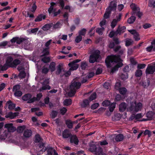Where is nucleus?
<instances>
[{
  "label": "nucleus",
  "mask_w": 155,
  "mask_h": 155,
  "mask_svg": "<svg viewBox=\"0 0 155 155\" xmlns=\"http://www.w3.org/2000/svg\"><path fill=\"white\" fill-rule=\"evenodd\" d=\"M128 31L134 35V38L136 41H138L140 39L138 33L135 30H130Z\"/></svg>",
  "instance_id": "obj_12"
},
{
  "label": "nucleus",
  "mask_w": 155,
  "mask_h": 155,
  "mask_svg": "<svg viewBox=\"0 0 155 155\" xmlns=\"http://www.w3.org/2000/svg\"><path fill=\"white\" fill-rule=\"evenodd\" d=\"M58 112L55 110H52L50 113V116L52 119L54 118L57 116Z\"/></svg>",
  "instance_id": "obj_31"
},
{
  "label": "nucleus",
  "mask_w": 155,
  "mask_h": 155,
  "mask_svg": "<svg viewBox=\"0 0 155 155\" xmlns=\"http://www.w3.org/2000/svg\"><path fill=\"white\" fill-rule=\"evenodd\" d=\"M142 74V71L140 69H138L135 72V75L136 77H139L141 76Z\"/></svg>",
  "instance_id": "obj_49"
},
{
  "label": "nucleus",
  "mask_w": 155,
  "mask_h": 155,
  "mask_svg": "<svg viewBox=\"0 0 155 155\" xmlns=\"http://www.w3.org/2000/svg\"><path fill=\"white\" fill-rule=\"evenodd\" d=\"M82 39V37L80 35H79L77 36L75 39L76 42L78 43L80 42Z\"/></svg>",
  "instance_id": "obj_56"
},
{
  "label": "nucleus",
  "mask_w": 155,
  "mask_h": 155,
  "mask_svg": "<svg viewBox=\"0 0 155 155\" xmlns=\"http://www.w3.org/2000/svg\"><path fill=\"white\" fill-rule=\"evenodd\" d=\"M68 65L71 67V68H70V70L71 71L76 70L78 67V65L77 64L75 63V62L74 63V62H73L70 63L68 64Z\"/></svg>",
  "instance_id": "obj_15"
},
{
  "label": "nucleus",
  "mask_w": 155,
  "mask_h": 155,
  "mask_svg": "<svg viewBox=\"0 0 155 155\" xmlns=\"http://www.w3.org/2000/svg\"><path fill=\"white\" fill-rule=\"evenodd\" d=\"M41 60L44 63H46L49 61L50 58L48 57H44Z\"/></svg>",
  "instance_id": "obj_61"
},
{
  "label": "nucleus",
  "mask_w": 155,
  "mask_h": 155,
  "mask_svg": "<svg viewBox=\"0 0 155 155\" xmlns=\"http://www.w3.org/2000/svg\"><path fill=\"white\" fill-rule=\"evenodd\" d=\"M110 85L109 82L105 83L103 85L104 87L106 89H109L110 88Z\"/></svg>",
  "instance_id": "obj_57"
},
{
  "label": "nucleus",
  "mask_w": 155,
  "mask_h": 155,
  "mask_svg": "<svg viewBox=\"0 0 155 155\" xmlns=\"http://www.w3.org/2000/svg\"><path fill=\"white\" fill-rule=\"evenodd\" d=\"M133 41L131 39L127 38L125 41V45L126 46H128L132 44Z\"/></svg>",
  "instance_id": "obj_36"
},
{
  "label": "nucleus",
  "mask_w": 155,
  "mask_h": 155,
  "mask_svg": "<svg viewBox=\"0 0 155 155\" xmlns=\"http://www.w3.org/2000/svg\"><path fill=\"white\" fill-rule=\"evenodd\" d=\"M86 30L84 28H83L79 32V35H84L86 34Z\"/></svg>",
  "instance_id": "obj_60"
},
{
  "label": "nucleus",
  "mask_w": 155,
  "mask_h": 155,
  "mask_svg": "<svg viewBox=\"0 0 155 155\" xmlns=\"http://www.w3.org/2000/svg\"><path fill=\"white\" fill-rule=\"evenodd\" d=\"M117 7V4L115 1H112L110 2L109 8H110L109 10H116ZM106 10H109L108 8H107Z\"/></svg>",
  "instance_id": "obj_16"
},
{
  "label": "nucleus",
  "mask_w": 155,
  "mask_h": 155,
  "mask_svg": "<svg viewBox=\"0 0 155 155\" xmlns=\"http://www.w3.org/2000/svg\"><path fill=\"white\" fill-rule=\"evenodd\" d=\"M18 114L19 113L18 112L13 113L12 112H10L6 115L5 117L6 118H9L11 119H13L18 116Z\"/></svg>",
  "instance_id": "obj_13"
},
{
  "label": "nucleus",
  "mask_w": 155,
  "mask_h": 155,
  "mask_svg": "<svg viewBox=\"0 0 155 155\" xmlns=\"http://www.w3.org/2000/svg\"><path fill=\"white\" fill-rule=\"evenodd\" d=\"M8 42L7 41H4L0 43V47H5L8 45Z\"/></svg>",
  "instance_id": "obj_62"
},
{
  "label": "nucleus",
  "mask_w": 155,
  "mask_h": 155,
  "mask_svg": "<svg viewBox=\"0 0 155 155\" xmlns=\"http://www.w3.org/2000/svg\"><path fill=\"white\" fill-rule=\"evenodd\" d=\"M120 77L122 80H125L128 78V74L127 73H124V74H122Z\"/></svg>",
  "instance_id": "obj_44"
},
{
  "label": "nucleus",
  "mask_w": 155,
  "mask_h": 155,
  "mask_svg": "<svg viewBox=\"0 0 155 155\" xmlns=\"http://www.w3.org/2000/svg\"><path fill=\"white\" fill-rule=\"evenodd\" d=\"M25 76L26 73L24 71H20L18 75L19 78L21 79L25 78Z\"/></svg>",
  "instance_id": "obj_42"
},
{
  "label": "nucleus",
  "mask_w": 155,
  "mask_h": 155,
  "mask_svg": "<svg viewBox=\"0 0 155 155\" xmlns=\"http://www.w3.org/2000/svg\"><path fill=\"white\" fill-rule=\"evenodd\" d=\"M32 134V132L30 130L26 129L24 130L23 135L25 138H29Z\"/></svg>",
  "instance_id": "obj_14"
},
{
  "label": "nucleus",
  "mask_w": 155,
  "mask_h": 155,
  "mask_svg": "<svg viewBox=\"0 0 155 155\" xmlns=\"http://www.w3.org/2000/svg\"><path fill=\"white\" fill-rule=\"evenodd\" d=\"M110 13L111 12L110 10H107L106 11L104 15V18L105 19H107L109 18L110 17Z\"/></svg>",
  "instance_id": "obj_43"
},
{
  "label": "nucleus",
  "mask_w": 155,
  "mask_h": 155,
  "mask_svg": "<svg viewBox=\"0 0 155 155\" xmlns=\"http://www.w3.org/2000/svg\"><path fill=\"white\" fill-rule=\"evenodd\" d=\"M62 137L64 138H68L71 137V134L68 130L66 129L62 132Z\"/></svg>",
  "instance_id": "obj_17"
},
{
  "label": "nucleus",
  "mask_w": 155,
  "mask_h": 155,
  "mask_svg": "<svg viewBox=\"0 0 155 155\" xmlns=\"http://www.w3.org/2000/svg\"><path fill=\"white\" fill-rule=\"evenodd\" d=\"M49 13L51 15L55 16L58 15L60 13V10H58L55 12L56 10H48Z\"/></svg>",
  "instance_id": "obj_25"
},
{
  "label": "nucleus",
  "mask_w": 155,
  "mask_h": 155,
  "mask_svg": "<svg viewBox=\"0 0 155 155\" xmlns=\"http://www.w3.org/2000/svg\"><path fill=\"white\" fill-rule=\"evenodd\" d=\"M49 79H46L44 80L42 84V86L39 89V91H41L44 90L50 89L51 87L49 85H48L49 83Z\"/></svg>",
  "instance_id": "obj_7"
},
{
  "label": "nucleus",
  "mask_w": 155,
  "mask_h": 155,
  "mask_svg": "<svg viewBox=\"0 0 155 155\" xmlns=\"http://www.w3.org/2000/svg\"><path fill=\"white\" fill-rule=\"evenodd\" d=\"M20 86L19 85H16L14 86L13 88V91L14 92L18 91L20 90Z\"/></svg>",
  "instance_id": "obj_46"
},
{
  "label": "nucleus",
  "mask_w": 155,
  "mask_h": 155,
  "mask_svg": "<svg viewBox=\"0 0 155 155\" xmlns=\"http://www.w3.org/2000/svg\"><path fill=\"white\" fill-rule=\"evenodd\" d=\"M71 70H70L69 69V71L66 72L64 70H63V75L62 76H63L64 75L66 77L68 76L69 75H70L71 74Z\"/></svg>",
  "instance_id": "obj_58"
},
{
  "label": "nucleus",
  "mask_w": 155,
  "mask_h": 155,
  "mask_svg": "<svg viewBox=\"0 0 155 155\" xmlns=\"http://www.w3.org/2000/svg\"><path fill=\"white\" fill-rule=\"evenodd\" d=\"M117 35V33H116V31H112L110 32L109 35V36L111 38H112L115 35Z\"/></svg>",
  "instance_id": "obj_53"
},
{
  "label": "nucleus",
  "mask_w": 155,
  "mask_h": 155,
  "mask_svg": "<svg viewBox=\"0 0 155 155\" xmlns=\"http://www.w3.org/2000/svg\"><path fill=\"white\" fill-rule=\"evenodd\" d=\"M143 107L142 104L140 102H137L135 100L130 103V106L127 108V111L132 113H135L140 111Z\"/></svg>",
  "instance_id": "obj_3"
},
{
  "label": "nucleus",
  "mask_w": 155,
  "mask_h": 155,
  "mask_svg": "<svg viewBox=\"0 0 155 155\" xmlns=\"http://www.w3.org/2000/svg\"><path fill=\"white\" fill-rule=\"evenodd\" d=\"M25 126L24 125L19 126L17 128V131L19 133H21L25 129Z\"/></svg>",
  "instance_id": "obj_41"
},
{
  "label": "nucleus",
  "mask_w": 155,
  "mask_h": 155,
  "mask_svg": "<svg viewBox=\"0 0 155 155\" xmlns=\"http://www.w3.org/2000/svg\"><path fill=\"white\" fill-rule=\"evenodd\" d=\"M103 105L104 106L107 107L109 106L110 104V102L109 101L106 100L104 101L102 103Z\"/></svg>",
  "instance_id": "obj_55"
},
{
  "label": "nucleus",
  "mask_w": 155,
  "mask_h": 155,
  "mask_svg": "<svg viewBox=\"0 0 155 155\" xmlns=\"http://www.w3.org/2000/svg\"><path fill=\"white\" fill-rule=\"evenodd\" d=\"M66 124L67 127L69 128H71L73 127V122L70 120H67L66 121Z\"/></svg>",
  "instance_id": "obj_37"
},
{
  "label": "nucleus",
  "mask_w": 155,
  "mask_h": 155,
  "mask_svg": "<svg viewBox=\"0 0 155 155\" xmlns=\"http://www.w3.org/2000/svg\"><path fill=\"white\" fill-rule=\"evenodd\" d=\"M126 29V27L124 26L122 27L119 26L116 30V33H117L118 34L120 35L125 32Z\"/></svg>",
  "instance_id": "obj_22"
},
{
  "label": "nucleus",
  "mask_w": 155,
  "mask_h": 155,
  "mask_svg": "<svg viewBox=\"0 0 155 155\" xmlns=\"http://www.w3.org/2000/svg\"><path fill=\"white\" fill-rule=\"evenodd\" d=\"M55 64L54 62L51 63L49 65V68L51 72H53L55 70Z\"/></svg>",
  "instance_id": "obj_35"
},
{
  "label": "nucleus",
  "mask_w": 155,
  "mask_h": 155,
  "mask_svg": "<svg viewBox=\"0 0 155 155\" xmlns=\"http://www.w3.org/2000/svg\"><path fill=\"white\" fill-rule=\"evenodd\" d=\"M104 30V27L98 28L96 29V32L98 33L99 35H102L103 34V32Z\"/></svg>",
  "instance_id": "obj_32"
},
{
  "label": "nucleus",
  "mask_w": 155,
  "mask_h": 155,
  "mask_svg": "<svg viewBox=\"0 0 155 155\" xmlns=\"http://www.w3.org/2000/svg\"><path fill=\"white\" fill-rule=\"evenodd\" d=\"M61 26V24L59 22H57L55 24H53V28L54 29H57L60 28Z\"/></svg>",
  "instance_id": "obj_47"
},
{
  "label": "nucleus",
  "mask_w": 155,
  "mask_h": 155,
  "mask_svg": "<svg viewBox=\"0 0 155 155\" xmlns=\"http://www.w3.org/2000/svg\"><path fill=\"white\" fill-rule=\"evenodd\" d=\"M122 15L120 14L116 16L115 18L113 19L110 24V26L112 28H114L117 25V23L121 19Z\"/></svg>",
  "instance_id": "obj_8"
},
{
  "label": "nucleus",
  "mask_w": 155,
  "mask_h": 155,
  "mask_svg": "<svg viewBox=\"0 0 155 155\" xmlns=\"http://www.w3.org/2000/svg\"><path fill=\"white\" fill-rule=\"evenodd\" d=\"M63 70H64V69L61 68V65L59 64L57 67L56 74L58 75L59 74H60L61 72H63Z\"/></svg>",
  "instance_id": "obj_30"
},
{
  "label": "nucleus",
  "mask_w": 155,
  "mask_h": 155,
  "mask_svg": "<svg viewBox=\"0 0 155 155\" xmlns=\"http://www.w3.org/2000/svg\"><path fill=\"white\" fill-rule=\"evenodd\" d=\"M91 52L92 54L90 56L89 61L90 63H94L99 58L100 52L99 50L94 49H93Z\"/></svg>",
  "instance_id": "obj_5"
},
{
  "label": "nucleus",
  "mask_w": 155,
  "mask_h": 155,
  "mask_svg": "<svg viewBox=\"0 0 155 155\" xmlns=\"http://www.w3.org/2000/svg\"><path fill=\"white\" fill-rule=\"evenodd\" d=\"M99 148H101L99 147L97 148L96 146L93 144H91L90 145V147L89 149L90 151L94 153L95 155V153L98 152Z\"/></svg>",
  "instance_id": "obj_11"
},
{
  "label": "nucleus",
  "mask_w": 155,
  "mask_h": 155,
  "mask_svg": "<svg viewBox=\"0 0 155 155\" xmlns=\"http://www.w3.org/2000/svg\"><path fill=\"white\" fill-rule=\"evenodd\" d=\"M21 63V61L18 59L13 60V56L9 55L6 58L5 63L3 65L4 70H6L8 67L16 68Z\"/></svg>",
  "instance_id": "obj_2"
},
{
  "label": "nucleus",
  "mask_w": 155,
  "mask_h": 155,
  "mask_svg": "<svg viewBox=\"0 0 155 155\" xmlns=\"http://www.w3.org/2000/svg\"><path fill=\"white\" fill-rule=\"evenodd\" d=\"M87 66V64L86 62H82L81 65V68L83 70H85Z\"/></svg>",
  "instance_id": "obj_59"
},
{
  "label": "nucleus",
  "mask_w": 155,
  "mask_h": 155,
  "mask_svg": "<svg viewBox=\"0 0 155 155\" xmlns=\"http://www.w3.org/2000/svg\"><path fill=\"white\" fill-rule=\"evenodd\" d=\"M22 99L24 101H27V103H31L35 101V97H33L31 98V95L29 94H25L22 97Z\"/></svg>",
  "instance_id": "obj_6"
},
{
  "label": "nucleus",
  "mask_w": 155,
  "mask_h": 155,
  "mask_svg": "<svg viewBox=\"0 0 155 155\" xmlns=\"http://www.w3.org/2000/svg\"><path fill=\"white\" fill-rule=\"evenodd\" d=\"M67 109L65 107H63L60 110V112L62 115H64L67 111Z\"/></svg>",
  "instance_id": "obj_64"
},
{
  "label": "nucleus",
  "mask_w": 155,
  "mask_h": 155,
  "mask_svg": "<svg viewBox=\"0 0 155 155\" xmlns=\"http://www.w3.org/2000/svg\"><path fill=\"white\" fill-rule=\"evenodd\" d=\"M6 105L8 106V109L10 110L14 109L15 107V104L13 103L10 100L7 102Z\"/></svg>",
  "instance_id": "obj_20"
},
{
  "label": "nucleus",
  "mask_w": 155,
  "mask_h": 155,
  "mask_svg": "<svg viewBox=\"0 0 155 155\" xmlns=\"http://www.w3.org/2000/svg\"><path fill=\"white\" fill-rule=\"evenodd\" d=\"M132 14L137 15L139 18H140L142 15L143 13L140 10H133Z\"/></svg>",
  "instance_id": "obj_24"
},
{
  "label": "nucleus",
  "mask_w": 155,
  "mask_h": 155,
  "mask_svg": "<svg viewBox=\"0 0 155 155\" xmlns=\"http://www.w3.org/2000/svg\"><path fill=\"white\" fill-rule=\"evenodd\" d=\"M116 103H113L110 104V105L109 106V110L110 112H112L114 110V109L115 108Z\"/></svg>",
  "instance_id": "obj_38"
},
{
  "label": "nucleus",
  "mask_w": 155,
  "mask_h": 155,
  "mask_svg": "<svg viewBox=\"0 0 155 155\" xmlns=\"http://www.w3.org/2000/svg\"><path fill=\"white\" fill-rule=\"evenodd\" d=\"M96 94L95 92L93 93L91 96L89 97V101L90 102L93 100L96 97Z\"/></svg>",
  "instance_id": "obj_45"
},
{
  "label": "nucleus",
  "mask_w": 155,
  "mask_h": 155,
  "mask_svg": "<svg viewBox=\"0 0 155 155\" xmlns=\"http://www.w3.org/2000/svg\"><path fill=\"white\" fill-rule=\"evenodd\" d=\"M121 60L119 55H112L108 56L105 60V62L108 67H111L114 64H117L115 65L112 70V72H114L118 69V68L123 65L122 63L121 62Z\"/></svg>",
  "instance_id": "obj_1"
},
{
  "label": "nucleus",
  "mask_w": 155,
  "mask_h": 155,
  "mask_svg": "<svg viewBox=\"0 0 155 155\" xmlns=\"http://www.w3.org/2000/svg\"><path fill=\"white\" fill-rule=\"evenodd\" d=\"M130 6L132 10H140L139 8L137 7V5L134 3H132L130 5Z\"/></svg>",
  "instance_id": "obj_39"
},
{
  "label": "nucleus",
  "mask_w": 155,
  "mask_h": 155,
  "mask_svg": "<svg viewBox=\"0 0 155 155\" xmlns=\"http://www.w3.org/2000/svg\"><path fill=\"white\" fill-rule=\"evenodd\" d=\"M53 25V23L47 24L45 25L43 27L42 29L44 31H47L49 30Z\"/></svg>",
  "instance_id": "obj_29"
},
{
  "label": "nucleus",
  "mask_w": 155,
  "mask_h": 155,
  "mask_svg": "<svg viewBox=\"0 0 155 155\" xmlns=\"http://www.w3.org/2000/svg\"><path fill=\"white\" fill-rule=\"evenodd\" d=\"M53 153V155H58L56 150L53 148L50 147L48 149V153L46 155H52Z\"/></svg>",
  "instance_id": "obj_21"
},
{
  "label": "nucleus",
  "mask_w": 155,
  "mask_h": 155,
  "mask_svg": "<svg viewBox=\"0 0 155 155\" xmlns=\"http://www.w3.org/2000/svg\"><path fill=\"white\" fill-rule=\"evenodd\" d=\"M22 92L20 90H18V91H15L14 92V95L17 97H20L22 95Z\"/></svg>",
  "instance_id": "obj_52"
},
{
  "label": "nucleus",
  "mask_w": 155,
  "mask_h": 155,
  "mask_svg": "<svg viewBox=\"0 0 155 155\" xmlns=\"http://www.w3.org/2000/svg\"><path fill=\"white\" fill-rule=\"evenodd\" d=\"M81 85L80 82L76 81L72 82L70 86V91L68 92V95L70 97H71L75 94L76 90L79 89Z\"/></svg>",
  "instance_id": "obj_4"
},
{
  "label": "nucleus",
  "mask_w": 155,
  "mask_h": 155,
  "mask_svg": "<svg viewBox=\"0 0 155 155\" xmlns=\"http://www.w3.org/2000/svg\"><path fill=\"white\" fill-rule=\"evenodd\" d=\"M124 139L123 135L121 134H119L116 136L115 140L117 141H120Z\"/></svg>",
  "instance_id": "obj_28"
},
{
  "label": "nucleus",
  "mask_w": 155,
  "mask_h": 155,
  "mask_svg": "<svg viewBox=\"0 0 155 155\" xmlns=\"http://www.w3.org/2000/svg\"><path fill=\"white\" fill-rule=\"evenodd\" d=\"M49 48H48L43 49V55L45 56L49 54Z\"/></svg>",
  "instance_id": "obj_50"
},
{
  "label": "nucleus",
  "mask_w": 155,
  "mask_h": 155,
  "mask_svg": "<svg viewBox=\"0 0 155 155\" xmlns=\"http://www.w3.org/2000/svg\"><path fill=\"white\" fill-rule=\"evenodd\" d=\"M149 6L150 7H153L155 8V1H150L149 3Z\"/></svg>",
  "instance_id": "obj_63"
},
{
  "label": "nucleus",
  "mask_w": 155,
  "mask_h": 155,
  "mask_svg": "<svg viewBox=\"0 0 155 155\" xmlns=\"http://www.w3.org/2000/svg\"><path fill=\"white\" fill-rule=\"evenodd\" d=\"M23 40V38H19L17 37L16 43L17 44H20L21 43H22Z\"/></svg>",
  "instance_id": "obj_54"
},
{
  "label": "nucleus",
  "mask_w": 155,
  "mask_h": 155,
  "mask_svg": "<svg viewBox=\"0 0 155 155\" xmlns=\"http://www.w3.org/2000/svg\"><path fill=\"white\" fill-rule=\"evenodd\" d=\"M90 101L86 99L84 100L81 104V106L83 107H87L89 105V103Z\"/></svg>",
  "instance_id": "obj_26"
},
{
  "label": "nucleus",
  "mask_w": 155,
  "mask_h": 155,
  "mask_svg": "<svg viewBox=\"0 0 155 155\" xmlns=\"http://www.w3.org/2000/svg\"><path fill=\"white\" fill-rule=\"evenodd\" d=\"M118 90L120 94L123 95L125 94L127 91V89L125 87L120 88Z\"/></svg>",
  "instance_id": "obj_40"
},
{
  "label": "nucleus",
  "mask_w": 155,
  "mask_h": 155,
  "mask_svg": "<svg viewBox=\"0 0 155 155\" xmlns=\"http://www.w3.org/2000/svg\"><path fill=\"white\" fill-rule=\"evenodd\" d=\"M95 155H106L103 152L102 148H99L98 152L95 153Z\"/></svg>",
  "instance_id": "obj_48"
},
{
  "label": "nucleus",
  "mask_w": 155,
  "mask_h": 155,
  "mask_svg": "<svg viewBox=\"0 0 155 155\" xmlns=\"http://www.w3.org/2000/svg\"><path fill=\"white\" fill-rule=\"evenodd\" d=\"M36 142H39L41 141V138L40 136L38 134H36L35 136Z\"/></svg>",
  "instance_id": "obj_51"
},
{
  "label": "nucleus",
  "mask_w": 155,
  "mask_h": 155,
  "mask_svg": "<svg viewBox=\"0 0 155 155\" xmlns=\"http://www.w3.org/2000/svg\"><path fill=\"white\" fill-rule=\"evenodd\" d=\"M72 101L70 99H68L65 100L64 101V104L66 106H68L71 104Z\"/></svg>",
  "instance_id": "obj_34"
},
{
  "label": "nucleus",
  "mask_w": 155,
  "mask_h": 155,
  "mask_svg": "<svg viewBox=\"0 0 155 155\" xmlns=\"http://www.w3.org/2000/svg\"><path fill=\"white\" fill-rule=\"evenodd\" d=\"M45 18V15L43 14H41L38 15L35 19V21H39L42 20V19H44Z\"/></svg>",
  "instance_id": "obj_27"
},
{
  "label": "nucleus",
  "mask_w": 155,
  "mask_h": 155,
  "mask_svg": "<svg viewBox=\"0 0 155 155\" xmlns=\"http://www.w3.org/2000/svg\"><path fill=\"white\" fill-rule=\"evenodd\" d=\"M155 71V63L152 65H148L146 70L147 74H152Z\"/></svg>",
  "instance_id": "obj_9"
},
{
  "label": "nucleus",
  "mask_w": 155,
  "mask_h": 155,
  "mask_svg": "<svg viewBox=\"0 0 155 155\" xmlns=\"http://www.w3.org/2000/svg\"><path fill=\"white\" fill-rule=\"evenodd\" d=\"M136 19V17L134 16H131L127 20V22L130 24L134 23Z\"/></svg>",
  "instance_id": "obj_33"
},
{
  "label": "nucleus",
  "mask_w": 155,
  "mask_h": 155,
  "mask_svg": "<svg viewBox=\"0 0 155 155\" xmlns=\"http://www.w3.org/2000/svg\"><path fill=\"white\" fill-rule=\"evenodd\" d=\"M4 127L7 130L8 132H14L16 130V128L13 127L12 123L7 124L5 125Z\"/></svg>",
  "instance_id": "obj_10"
},
{
  "label": "nucleus",
  "mask_w": 155,
  "mask_h": 155,
  "mask_svg": "<svg viewBox=\"0 0 155 155\" xmlns=\"http://www.w3.org/2000/svg\"><path fill=\"white\" fill-rule=\"evenodd\" d=\"M146 116L147 118L143 119L141 121H145L151 120L153 116V113L152 112H148L146 114Z\"/></svg>",
  "instance_id": "obj_18"
},
{
  "label": "nucleus",
  "mask_w": 155,
  "mask_h": 155,
  "mask_svg": "<svg viewBox=\"0 0 155 155\" xmlns=\"http://www.w3.org/2000/svg\"><path fill=\"white\" fill-rule=\"evenodd\" d=\"M127 105L125 103H122L119 106V110L120 112L124 111L126 109Z\"/></svg>",
  "instance_id": "obj_23"
},
{
  "label": "nucleus",
  "mask_w": 155,
  "mask_h": 155,
  "mask_svg": "<svg viewBox=\"0 0 155 155\" xmlns=\"http://www.w3.org/2000/svg\"><path fill=\"white\" fill-rule=\"evenodd\" d=\"M70 141L71 143H74L76 145H78V143L79 140L76 136L74 135L71 136Z\"/></svg>",
  "instance_id": "obj_19"
}]
</instances>
